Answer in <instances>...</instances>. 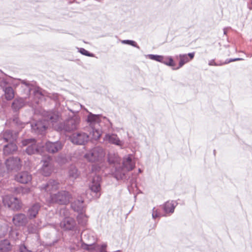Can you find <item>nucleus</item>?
Returning a JSON list of instances; mask_svg holds the SVG:
<instances>
[{
  "label": "nucleus",
  "instance_id": "18",
  "mask_svg": "<svg viewBox=\"0 0 252 252\" xmlns=\"http://www.w3.org/2000/svg\"><path fill=\"white\" fill-rule=\"evenodd\" d=\"M24 105V100L22 98L15 99L12 104V108L16 111L22 108Z\"/></svg>",
  "mask_w": 252,
  "mask_h": 252
},
{
  "label": "nucleus",
  "instance_id": "25",
  "mask_svg": "<svg viewBox=\"0 0 252 252\" xmlns=\"http://www.w3.org/2000/svg\"><path fill=\"white\" fill-rule=\"evenodd\" d=\"M92 135L93 139L97 140L101 136V132L98 130L94 129L92 131Z\"/></svg>",
  "mask_w": 252,
  "mask_h": 252
},
{
  "label": "nucleus",
  "instance_id": "12",
  "mask_svg": "<svg viewBox=\"0 0 252 252\" xmlns=\"http://www.w3.org/2000/svg\"><path fill=\"white\" fill-rule=\"evenodd\" d=\"M104 139L110 143L116 145L122 146L123 145L122 141L115 134H107L105 135Z\"/></svg>",
  "mask_w": 252,
  "mask_h": 252
},
{
  "label": "nucleus",
  "instance_id": "14",
  "mask_svg": "<svg viewBox=\"0 0 252 252\" xmlns=\"http://www.w3.org/2000/svg\"><path fill=\"white\" fill-rule=\"evenodd\" d=\"M40 208V205L39 203H35L29 209L28 216L29 218L32 219L36 217Z\"/></svg>",
  "mask_w": 252,
  "mask_h": 252
},
{
  "label": "nucleus",
  "instance_id": "36",
  "mask_svg": "<svg viewBox=\"0 0 252 252\" xmlns=\"http://www.w3.org/2000/svg\"><path fill=\"white\" fill-rule=\"evenodd\" d=\"M240 60V59H237L234 60V61H236V60Z\"/></svg>",
  "mask_w": 252,
  "mask_h": 252
},
{
  "label": "nucleus",
  "instance_id": "34",
  "mask_svg": "<svg viewBox=\"0 0 252 252\" xmlns=\"http://www.w3.org/2000/svg\"><path fill=\"white\" fill-rule=\"evenodd\" d=\"M31 141H32V140H30V139L26 140L23 142V145L24 146H26V145L29 144L30 143V142H31Z\"/></svg>",
  "mask_w": 252,
  "mask_h": 252
},
{
  "label": "nucleus",
  "instance_id": "16",
  "mask_svg": "<svg viewBox=\"0 0 252 252\" xmlns=\"http://www.w3.org/2000/svg\"><path fill=\"white\" fill-rule=\"evenodd\" d=\"M17 150L16 145L13 142H10V143L4 146L3 153L5 155H9L13 153Z\"/></svg>",
  "mask_w": 252,
  "mask_h": 252
},
{
  "label": "nucleus",
  "instance_id": "29",
  "mask_svg": "<svg viewBox=\"0 0 252 252\" xmlns=\"http://www.w3.org/2000/svg\"><path fill=\"white\" fill-rule=\"evenodd\" d=\"M59 118L58 115H53V116H51L50 117V121H51V123H52L53 126L56 128L55 126H54V123H56L58 120H59Z\"/></svg>",
  "mask_w": 252,
  "mask_h": 252
},
{
  "label": "nucleus",
  "instance_id": "32",
  "mask_svg": "<svg viewBox=\"0 0 252 252\" xmlns=\"http://www.w3.org/2000/svg\"><path fill=\"white\" fill-rule=\"evenodd\" d=\"M10 132H6L4 133V139H5V140L6 142H7V141H10V142H11V141H13V138H12V140H11L10 139H8V137H7L8 135H10Z\"/></svg>",
  "mask_w": 252,
  "mask_h": 252
},
{
  "label": "nucleus",
  "instance_id": "5",
  "mask_svg": "<svg viewBox=\"0 0 252 252\" xmlns=\"http://www.w3.org/2000/svg\"><path fill=\"white\" fill-rule=\"evenodd\" d=\"M15 180L21 184H27L32 181V175L27 171H23L15 175Z\"/></svg>",
  "mask_w": 252,
  "mask_h": 252
},
{
  "label": "nucleus",
  "instance_id": "23",
  "mask_svg": "<svg viewBox=\"0 0 252 252\" xmlns=\"http://www.w3.org/2000/svg\"><path fill=\"white\" fill-rule=\"evenodd\" d=\"M69 176L70 177L76 178L78 176L77 170L75 167H72L69 171Z\"/></svg>",
  "mask_w": 252,
  "mask_h": 252
},
{
  "label": "nucleus",
  "instance_id": "1",
  "mask_svg": "<svg viewBox=\"0 0 252 252\" xmlns=\"http://www.w3.org/2000/svg\"><path fill=\"white\" fill-rule=\"evenodd\" d=\"M59 186L58 182L52 181L45 187V190L50 193V197L47 200L49 204H66L69 202L70 194L65 191H58Z\"/></svg>",
  "mask_w": 252,
  "mask_h": 252
},
{
  "label": "nucleus",
  "instance_id": "37",
  "mask_svg": "<svg viewBox=\"0 0 252 252\" xmlns=\"http://www.w3.org/2000/svg\"><path fill=\"white\" fill-rule=\"evenodd\" d=\"M69 123H72V121H70V122H69Z\"/></svg>",
  "mask_w": 252,
  "mask_h": 252
},
{
  "label": "nucleus",
  "instance_id": "4",
  "mask_svg": "<svg viewBox=\"0 0 252 252\" xmlns=\"http://www.w3.org/2000/svg\"><path fill=\"white\" fill-rule=\"evenodd\" d=\"M5 165L9 171H18L22 166L21 161L18 158H9L6 160Z\"/></svg>",
  "mask_w": 252,
  "mask_h": 252
},
{
  "label": "nucleus",
  "instance_id": "24",
  "mask_svg": "<svg viewBox=\"0 0 252 252\" xmlns=\"http://www.w3.org/2000/svg\"><path fill=\"white\" fill-rule=\"evenodd\" d=\"M88 121L91 123L98 122L99 117L96 115H90L88 117Z\"/></svg>",
  "mask_w": 252,
  "mask_h": 252
},
{
  "label": "nucleus",
  "instance_id": "3",
  "mask_svg": "<svg viewBox=\"0 0 252 252\" xmlns=\"http://www.w3.org/2000/svg\"><path fill=\"white\" fill-rule=\"evenodd\" d=\"M104 156L103 150L98 148H95L85 156V158L89 161L94 162L101 158Z\"/></svg>",
  "mask_w": 252,
  "mask_h": 252
},
{
  "label": "nucleus",
  "instance_id": "22",
  "mask_svg": "<svg viewBox=\"0 0 252 252\" xmlns=\"http://www.w3.org/2000/svg\"><path fill=\"white\" fill-rule=\"evenodd\" d=\"M39 150L37 149L36 144L34 143L32 144L31 145L28 146L27 148L26 152L29 155H32L39 151Z\"/></svg>",
  "mask_w": 252,
  "mask_h": 252
},
{
  "label": "nucleus",
  "instance_id": "17",
  "mask_svg": "<svg viewBox=\"0 0 252 252\" xmlns=\"http://www.w3.org/2000/svg\"><path fill=\"white\" fill-rule=\"evenodd\" d=\"M123 166L127 171L132 170L135 167V164L132 162L131 158L128 157L123 161Z\"/></svg>",
  "mask_w": 252,
  "mask_h": 252
},
{
  "label": "nucleus",
  "instance_id": "9",
  "mask_svg": "<svg viewBox=\"0 0 252 252\" xmlns=\"http://www.w3.org/2000/svg\"><path fill=\"white\" fill-rule=\"evenodd\" d=\"M75 225V220L71 218H65L60 223V226L64 230H71Z\"/></svg>",
  "mask_w": 252,
  "mask_h": 252
},
{
  "label": "nucleus",
  "instance_id": "33",
  "mask_svg": "<svg viewBox=\"0 0 252 252\" xmlns=\"http://www.w3.org/2000/svg\"><path fill=\"white\" fill-rule=\"evenodd\" d=\"M31 190L30 188H22V193L25 194L28 193L30 192Z\"/></svg>",
  "mask_w": 252,
  "mask_h": 252
},
{
  "label": "nucleus",
  "instance_id": "15",
  "mask_svg": "<svg viewBox=\"0 0 252 252\" xmlns=\"http://www.w3.org/2000/svg\"><path fill=\"white\" fill-rule=\"evenodd\" d=\"M175 202L173 201H168L163 205L162 208L165 213H172L175 207Z\"/></svg>",
  "mask_w": 252,
  "mask_h": 252
},
{
  "label": "nucleus",
  "instance_id": "26",
  "mask_svg": "<svg viewBox=\"0 0 252 252\" xmlns=\"http://www.w3.org/2000/svg\"><path fill=\"white\" fill-rule=\"evenodd\" d=\"M79 52L82 55L86 56L91 57H94V54L89 53L87 50H86L84 48H80L79 50Z\"/></svg>",
  "mask_w": 252,
  "mask_h": 252
},
{
  "label": "nucleus",
  "instance_id": "19",
  "mask_svg": "<svg viewBox=\"0 0 252 252\" xmlns=\"http://www.w3.org/2000/svg\"><path fill=\"white\" fill-rule=\"evenodd\" d=\"M5 97L8 100L12 99L14 97V92L13 89L10 87H6L4 90Z\"/></svg>",
  "mask_w": 252,
  "mask_h": 252
},
{
  "label": "nucleus",
  "instance_id": "2",
  "mask_svg": "<svg viewBox=\"0 0 252 252\" xmlns=\"http://www.w3.org/2000/svg\"><path fill=\"white\" fill-rule=\"evenodd\" d=\"M5 205L14 210H19L22 208V203L17 198L10 195H5L3 198Z\"/></svg>",
  "mask_w": 252,
  "mask_h": 252
},
{
  "label": "nucleus",
  "instance_id": "21",
  "mask_svg": "<svg viewBox=\"0 0 252 252\" xmlns=\"http://www.w3.org/2000/svg\"><path fill=\"white\" fill-rule=\"evenodd\" d=\"M164 64L170 66L172 67H174L175 66V63L173 59L171 57H164L163 56V59L162 60V62Z\"/></svg>",
  "mask_w": 252,
  "mask_h": 252
},
{
  "label": "nucleus",
  "instance_id": "31",
  "mask_svg": "<svg viewBox=\"0 0 252 252\" xmlns=\"http://www.w3.org/2000/svg\"><path fill=\"white\" fill-rule=\"evenodd\" d=\"M122 43L124 44H127L130 45H132L133 46H135L136 43L135 41L132 40H124L121 41Z\"/></svg>",
  "mask_w": 252,
  "mask_h": 252
},
{
  "label": "nucleus",
  "instance_id": "28",
  "mask_svg": "<svg viewBox=\"0 0 252 252\" xmlns=\"http://www.w3.org/2000/svg\"><path fill=\"white\" fill-rule=\"evenodd\" d=\"M152 217L154 219L159 218L160 217V214L158 212V210L154 208L153 210Z\"/></svg>",
  "mask_w": 252,
  "mask_h": 252
},
{
  "label": "nucleus",
  "instance_id": "10",
  "mask_svg": "<svg viewBox=\"0 0 252 252\" xmlns=\"http://www.w3.org/2000/svg\"><path fill=\"white\" fill-rule=\"evenodd\" d=\"M62 147V145L59 142H47L44 148L49 152L54 153L60 150Z\"/></svg>",
  "mask_w": 252,
  "mask_h": 252
},
{
  "label": "nucleus",
  "instance_id": "11",
  "mask_svg": "<svg viewBox=\"0 0 252 252\" xmlns=\"http://www.w3.org/2000/svg\"><path fill=\"white\" fill-rule=\"evenodd\" d=\"M14 224L16 226H23L27 222V219L25 215L23 214H18L15 215L12 219Z\"/></svg>",
  "mask_w": 252,
  "mask_h": 252
},
{
  "label": "nucleus",
  "instance_id": "6",
  "mask_svg": "<svg viewBox=\"0 0 252 252\" xmlns=\"http://www.w3.org/2000/svg\"><path fill=\"white\" fill-rule=\"evenodd\" d=\"M71 142L78 145L84 144L88 140V136L85 133H73L70 137Z\"/></svg>",
  "mask_w": 252,
  "mask_h": 252
},
{
  "label": "nucleus",
  "instance_id": "35",
  "mask_svg": "<svg viewBox=\"0 0 252 252\" xmlns=\"http://www.w3.org/2000/svg\"><path fill=\"white\" fill-rule=\"evenodd\" d=\"M21 252H32L27 250L26 247H24L23 248H21Z\"/></svg>",
  "mask_w": 252,
  "mask_h": 252
},
{
  "label": "nucleus",
  "instance_id": "27",
  "mask_svg": "<svg viewBox=\"0 0 252 252\" xmlns=\"http://www.w3.org/2000/svg\"><path fill=\"white\" fill-rule=\"evenodd\" d=\"M150 58L152 60H155L156 61H158L161 63L163 59V56L159 55H150Z\"/></svg>",
  "mask_w": 252,
  "mask_h": 252
},
{
  "label": "nucleus",
  "instance_id": "20",
  "mask_svg": "<svg viewBox=\"0 0 252 252\" xmlns=\"http://www.w3.org/2000/svg\"><path fill=\"white\" fill-rule=\"evenodd\" d=\"M11 249L10 243L7 240H4L0 242V250L7 252Z\"/></svg>",
  "mask_w": 252,
  "mask_h": 252
},
{
  "label": "nucleus",
  "instance_id": "8",
  "mask_svg": "<svg viewBox=\"0 0 252 252\" xmlns=\"http://www.w3.org/2000/svg\"><path fill=\"white\" fill-rule=\"evenodd\" d=\"M50 158L48 157L46 160L43 161V166L40 172L45 176H49L52 172L53 167L50 163Z\"/></svg>",
  "mask_w": 252,
  "mask_h": 252
},
{
  "label": "nucleus",
  "instance_id": "7",
  "mask_svg": "<svg viewBox=\"0 0 252 252\" xmlns=\"http://www.w3.org/2000/svg\"><path fill=\"white\" fill-rule=\"evenodd\" d=\"M194 53H190L188 54L180 55L178 57L180 61L179 63V66L175 68L176 69H178L182 67L185 63H188L190 61L192 60L194 57Z\"/></svg>",
  "mask_w": 252,
  "mask_h": 252
},
{
  "label": "nucleus",
  "instance_id": "30",
  "mask_svg": "<svg viewBox=\"0 0 252 252\" xmlns=\"http://www.w3.org/2000/svg\"><path fill=\"white\" fill-rule=\"evenodd\" d=\"M36 126H37V129H39V131H43L46 129L45 126L42 125L41 122H38L36 124Z\"/></svg>",
  "mask_w": 252,
  "mask_h": 252
},
{
  "label": "nucleus",
  "instance_id": "13",
  "mask_svg": "<svg viewBox=\"0 0 252 252\" xmlns=\"http://www.w3.org/2000/svg\"><path fill=\"white\" fill-rule=\"evenodd\" d=\"M91 190L97 193L100 190V178L98 176L94 177L90 186Z\"/></svg>",
  "mask_w": 252,
  "mask_h": 252
}]
</instances>
